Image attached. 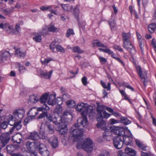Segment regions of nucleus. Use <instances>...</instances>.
Returning <instances> with one entry per match:
<instances>
[{"label": "nucleus", "instance_id": "f257e3e1", "mask_svg": "<svg viewBox=\"0 0 156 156\" xmlns=\"http://www.w3.org/2000/svg\"><path fill=\"white\" fill-rule=\"evenodd\" d=\"M87 122L86 118L83 119L79 118L77 120V123L74 126L72 127L70 130V134L73 138L74 141H76L81 138L83 134V128L87 126Z\"/></svg>", "mask_w": 156, "mask_h": 156}, {"label": "nucleus", "instance_id": "f03ea898", "mask_svg": "<svg viewBox=\"0 0 156 156\" xmlns=\"http://www.w3.org/2000/svg\"><path fill=\"white\" fill-rule=\"evenodd\" d=\"M97 111L98 116L97 118V121L103 118L107 119L110 116V114L106 112L105 110H107L109 112H112L113 109L104 105H100L99 103H97Z\"/></svg>", "mask_w": 156, "mask_h": 156}, {"label": "nucleus", "instance_id": "7ed1b4c3", "mask_svg": "<svg viewBox=\"0 0 156 156\" xmlns=\"http://www.w3.org/2000/svg\"><path fill=\"white\" fill-rule=\"evenodd\" d=\"M83 140H81L79 141L76 144V147L80 149L83 148L87 152L91 151L93 150V144L90 138H87L83 143Z\"/></svg>", "mask_w": 156, "mask_h": 156}, {"label": "nucleus", "instance_id": "20e7f679", "mask_svg": "<svg viewBox=\"0 0 156 156\" xmlns=\"http://www.w3.org/2000/svg\"><path fill=\"white\" fill-rule=\"evenodd\" d=\"M14 127L10 129L9 132L2 134L0 136L1 143L2 144V147H4L10 139L9 135L12 134L14 129Z\"/></svg>", "mask_w": 156, "mask_h": 156}, {"label": "nucleus", "instance_id": "39448f33", "mask_svg": "<svg viewBox=\"0 0 156 156\" xmlns=\"http://www.w3.org/2000/svg\"><path fill=\"white\" fill-rule=\"evenodd\" d=\"M39 145L40 142L39 141L32 142L28 141L26 143V146L28 150L31 152L37 149Z\"/></svg>", "mask_w": 156, "mask_h": 156}, {"label": "nucleus", "instance_id": "423d86ee", "mask_svg": "<svg viewBox=\"0 0 156 156\" xmlns=\"http://www.w3.org/2000/svg\"><path fill=\"white\" fill-rule=\"evenodd\" d=\"M136 69L138 75L142 80L144 86L145 87L147 85L146 83L147 81L145 78V76L146 75V73L145 71L143 72L141 67L140 66H136Z\"/></svg>", "mask_w": 156, "mask_h": 156}, {"label": "nucleus", "instance_id": "0eeeda50", "mask_svg": "<svg viewBox=\"0 0 156 156\" xmlns=\"http://www.w3.org/2000/svg\"><path fill=\"white\" fill-rule=\"evenodd\" d=\"M93 108L91 106H87V104L86 105V108L84 109V110L83 112H81V115L83 116V118L82 119H84L85 118H86L87 122V119L86 117L87 115H90V114H92L93 112ZM88 122H87V124Z\"/></svg>", "mask_w": 156, "mask_h": 156}, {"label": "nucleus", "instance_id": "6e6552de", "mask_svg": "<svg viewBox=\"0 0 156 156\" xmlns=\"http://www.w3.org/2000/svg\"><path fill=\"white\" fill-rule=\"evenodd\" d=\"M39 151L40 153L43 156H48L49 152L46 147L43 144L40 143V145H39L37 148Z\"/></svg>", "mask_w": 156, "mask_h": 156}, {"label": "nucleus", "instance_id": "1a4fd4ad", "mask_svg": "<svg viewBox=\"0 0 156 156\" xmlns=\"http://www.w3.org/2000/svg\"><path fill=\"white\" fill-rule=\"evenodd\" d=\"M113 144L116 148L120 149L122 147L123 144L120 137L118 136L114 138Z\"/></svg>", "mask_w": 156, "mask_h": 156}, {"label": "nucleus", "instance_id": "9d476101", "mask_svg": "<svg viewBox=\"0 0 156 156\" xmlns=\"http://www.w3.org/2000/svg\"><path fill=\"white\" fill-rule=\"evenodd\" d=\"M45 31L46 30L43 29V31L40 33H34L33 34V40L36 42H40L42 40L41 35L46 34Z\"/></svg>", "mask_w": 156, "mask_h": 156}, {"label": "nucleus", "instance_id": "9b49d317", "mask_svg": "<svg viewBox=\"0 0 156 156\" xmlns=\"http://www.w3.org/2000/svg\"><path fill=\"white\" fill-rule=\"evenodd\" d=\"M45 132L46 134H52L54 132V127L53 125L51 124H48V121L46 122L44 128Z\"/></svg>", "mask_w": 156, "mask_h": 156}, {"label": "nucleus", "instance_id": "f8f14e48", "mask_svg": "<svg viewBox=\"0 0 156 156\" xmlns=\"http://www.w3.org/2000/svg\"><path fill=\"white\" fill-rule=\"evenodd\" d=\"M24 111L22 109H19L15 110L13 114L17 120H21L23 117Z\"/></svg>", "mask_w": 156, "mask_h": 156}, {"label": "nucleus", "instance_id": "ddd939ff", "mask_svg": "<svg viewBox=\"0 0 156 156\" xmlns=\"http://www.w3.org/2000/svg\"><path fill=\"white\" fill-rule=\"evenodd\" d=\"M111 131L119 136L122 135L123 134V133H124V129L119 126H113L112 128Z\"/></svg>", "mask_w": 156, "mask_h": 156}, {"label": "nucleus", "instance_id": "4468645a", "mask_svg": "<svg viewBox=\"0 0 156 156\" xmlns=\"http://www.w3.org/2000/svg\"><path fill=\"white\" fill-rule=\"evenodd\" d=\"M126 44H124V42H123V47L126 49L130 53L133 54L135 52V50L132 44L130 41H127Z\"/></svg>", "mask_w": 156, "mask_h": 156}, {"label": "nucleus", "instance_id": "2eb2a0df", "mask_svg": "<svg viewBox=\"0 0 156 156\" xmlns=\"http://www.w3.org/2000/svg\"><path fill=\"white\" fill-rule=\"evenodd\" d=\"M58 127L57 130L60 134L64 135L68 132L67 126L65 123Z\"/></svg>", "mask_w": 156, "mask_h": 156}, {"label": "nucleus", "instance_id": "dca6fc26", "mask_svg": "<svg viewBox=\"0 0 156 156\" xmlns=\"http://www.w3.org/2000/svg\"><path fill=\"white\" fill-rule=\"evenodd\" d=\"M103 137L107 141H110L112 138V133L110 129H108L103 133Z\"/></svg>", "mask_w": 156, "mask_h": 156}, {"label": "nucleus", "instance_id": "f3484780", "mask_svg": "<svg viewBox=\"0 0 156 156\" xmlns=\"http://www.w3.org/2000/svg\"><path fill=\"white\" fill-rule=\"evenodd\" d=\"M98 122L97 124V126L98 128H100L102 130L105 131L108 129L106 126V123L105 122L102 120V119L100 120H99L98 121Z\"/></svg>", "mask_w": 156, "mask_h": 156}, {"label": "nucleus", "instance_id": "a211bd4d", "mask_svg": "<svg viewBox=\"0 0 156 156\" xmlns=\"http://www.w3.org/2000/svg\"><path fill=\"white\" fill-rule=\"evenodd\" d=\"M48 141L53 148H56L58 146V139L57 137L55 136L51 137Z\"/></svg>", "mask_w": 156, "mask_h": 156}, {"label": "nucleus", "instance_id": "6ab92c4d", "mask_svg": "<svg viewBox=\"0 0 156 156\" xmlns=\"http://www.w3.org/2000/svg\"><path fill=\"white\" fill-rule=\"evenodd\" d=\"M52 122L58 127L64 123V122L62 120V118L61 117H55L52 119Z\"/></svg>", "mask_w": 156, "mask_h": 156}, {"label": "nucleus", "instance_id": "aec40b11", "mask_svg": "<svg viewBox=\"0 0 156 156\" xmlns=\"http://www.w3.org/2000/svg\"><path fill=\"white\" fill-rule=\"evenodd\" d=\"M19 148V147L17 145L11 144L7 146V151L10 154H12V152Z\"/></svg>", "mask_w": 156, "mask_h": 156}, {"label": "nucleus", "instance_id": "412c9836", "mask_svg": "<svg viewBox=\"0 0 156 156\" xmlns=\"http://www.w3.org/2000/svg\"><path fill=\"white\" fill-rule=\"evenodd\" d=\"M86 104L83 102L79 103L75 107L76 110L77 111L83 112L84 109L86 108Z\"/></svg>", "mask_w": 156, "mask_h": 156}, {"label": "nucleus", "instance_id": "4be33fe9", "mask_svg": "<svg viewBox=\"0 0 156 156\" xmlns=\"http://www.w3.org/2000/svg\"><path fill=\"white\" fill-rule=\"evenodd\" d=\"M28 138L29 139L34 140H36L39 139V136L37 132L33 131L30 133Z\"/></svg>", "mask_w": 156, "mask_h": 156}, {"label": "nucleus", "instance_id": "5701e85b", "mask_svg": "<svg viewBox=\"0 0 156 156\" xmlns=\"http://www.w3.org/2000/svg\"><path fill=\"white\" fill-rule=\"evenodd\" d=\"M11 56V54H10L9 51H4L2 54L1 60L4 62L9 58Z\"/></svg>", "mask_w": 156, "mask_h": 156}, {"label": "nucleus", "instance_id": "b1692460", "mask_svg": "<svg viewBox=\"0 0 156 156\" xmlns=\"http://www.w3.org/2000/svg\"><path fill=\"white\" fill-rule=\"evenodd\" d=\"M52 73V70H51L49 72H48L46 71H43L41 72V74L43 78L46 79H50Z\"/></svg>", "mask_w": 156, "mask_h": 156}, {"label": "nucleus", "instance_id": "393cba45", "mask_svg": "<svg viewBox=\"0 0 156 156\" xmlns=\"http://www.w3.org/2000/svg\"><path fill=\"white\" fill-rule=\"evenodd\" d=\"M38 114L37 110L36 108H33L31 109L28 112L30 117L33 119Z\"/></svg>", "mask_w": 156, "mask_h": 156}, {"label": "nucleus", "instance_id": "a878e982", "mask_svg": "<svg viewBox=\"0 0 156 156\" xmlns=\"http://www.w3.org/2000/svg\"><path fill=\"white\" fill-rule=\"evenodd\" d=\"M123 139V144L126 145L130 144L132 141L133 139L132 137L127 136H122Z\"/></svg>", "mask_w": 156, "mask_h": 156}, {"label": "nucleus", "instance_id": "bb28decb", "mask_svg": "<svg viewBox=\"0 0 156 156\" xmlns=\"http://www.w3.org/2000/svg\"><path fill=\"white\" fill-rule=\"evenodd\" d=\"M122 41L123 42H124V44L126 43L127 41H130V39L131 38V36L129 33H123L122 34Z\"/></svg>", "mask_w": 156, "mask_h": 156}, {"label": "nucleus", "instance_id": "cd10ccee", "mask_svg": "<svg viewBox=\"0 0 156 156\" xmlns=\"http://www.w3.org/2000/svg\"><path fill=\"white\" fill-rule=\"evenodd\" d=\"M125 151L126 154L132 156H135L136 154V151L134 149L128 147L125 149Z\"/></svg>", "mask_w": 156, "mask_h": 156}, {"label": "nucleus", "instance_id": "c85d7f7f", "mask_svg": "<svg viewBox=\"0 0 156 156\" xmlns=\"http://www.w3.org/2000/svg\"><path fill=\"white\" fill-rule=\"evenodd\" d=\"M12 141L18 144L20 143L21 141V136L20 134H16L12 136Z\"/></svg>", "mask_w": 156, "mask_h": 156}, {"label": "nucleus", "instance_id": "c756f323", "mask_svg": "<svg viewBox=\"0 0 156 156\" xmlns=\"http://www.w3.org/2000/svg\"><path fill=\"white\" fill-rule=\"evenodd\" d=\"M56 103V99L55 97L53 95H51L49 97L48 103V105H54Z\"/></svg>", "mask_w": 156, "mask_h": 156}, {"label": "nucleus", "instance_id": "7c9ffc66", "mask_svg": "<svg viewBox=\"0 0 156 156\" xmlns=\"http://www.w3.org/2000/svg\"><path fill=\"white\" fill-rule=\"evenodd\" d=\"M45 132L44 129L43 128L42 126L41 125L40 128L39 138L44 139L46 137V135H48Z\"/></svg>", "mask_w": 156, "mask_h": 156}, {"label": "nucleus", "instance_id": "2f4dec72", "mask_svg": "<svg viewBox=\"0 0 156 156\" xmlns=\"http://www.w3.org/2000/svg\"><path fill=\"white\" fill-rule=\"evenodd\" d=\"M136 143L139 147L143 150L146 151L147 146L144 144L140 140L136 139Z\"/></svg>", "mask_w": 156, "mask_h": 156}, {"label": "nucleus", "instance_id": "473e14b6", "mask_svg": "<svg viewBox=\"0 0 156 156\" xmlns=\"http://www.w3.org/2000/svg\"><path fill=\"white\" fill-rule=\"evenodd\" d=\"M25 52L22 51L20 49H18L16 50L15 55L17 57L23 58L25 56Z\"/></svg>", "mask_w": 156, "mask_h": 156}, {"label": "nucleus", "instance_id": "72a5a7b5", "mask_svg": "<svg viewBox=\"0 0 156 156\" xmlns=\"http://www.w3.org/2000/svg\"><path fill=\"white\" fill-rule=\"evenodd\" d=\"M29 99L32 102L35 103L39 100L40 97L37 95H35L34 94L30 96Z\"/></svg>", "mask_w": 156, "mask_h": 156}, {"label": "nucleus", "instance_id": "f704fd0d", "mask_svg": "<svg viewBox=\"0 0 156 156\" xmlns=\"http://www.w3.org/2000/svg\"><path fill=\"white\" fill-rule=\"evenodd\" d=\"M93 45L94 46H97L103 48L107 47L106 46L104 45L103 44L101 43L98 40H95L93 41Z\"/></svg>", "mask_w": 156, "mask_h": 156}, {"label": "nucleus", "instance_id": "c9c22d12", "mask_svg": "<svg viewBox=\"0 0 156 156\" xmlns=\"http://www.w3.org/2000/svg\"><path fill=\"white\" fill-rule=\"evenodd\" d=\"M49 94L46 93L44 94L40 98V100L41 103H45L47 101Z\"/></svg>", "mask_w": 156, "mask_h": 156}, {"label": "nucleus", "instance_id": "e433bc0d", "mask_svg": "<svg viewBox=\"0 0 156 156\" xmlns=\"http://www.w3.org/2000/svg\"><path fill=\"white\" fill-rule=\"evenodd\" d=\"M114 16L112 15L111 18L109 20V24L111 28L112 29L114 28L116 25L114 21Z\"/></svg>", "mask_w": 156, "mask_h": 156}, {"label": "nucleus", "instance_id": "4c0bfd02", "mask_svg": "<svg viewBox=\"0 0 156 156\" xmlns=\"http://www.w3.org/2000/svg\"><path fill=\"white\" fill-rule=\"evenodd\" d=\"M47 28L48 31L52 32H55L57 30V28L55 27L54 25L52 24L48 25Z\"/></svg>", "mask_w": 156, "mask_h": 156}, {"label": "nucleus", "instance_id": "58836bf2", "mask_svg": "<svg viewBox=\"0 0 156 156\" xmlns=\"http://www.w3.org/2000/svg\"><path fill=\"white\" fill-rule=\"evenodd\" d=\"M121 121L125 125H128L131 123V121L125 117H122L121 118Z\"/></svg>", "mask_w": 156, "mask_h": 156}, {"label": "nucleus", "instance_id": "ea45409f", "mask_svg": "<svg viewBox=\"0 0 156 156\" xmlns=\"http://www.w3.org/2000/svg\"><path fill=\"white\" fill-rule=\"evenodd\" d=\"M148 28L149 32L153 33L154 32L156 28V25L154 23H152L148 26Z\"/></svg>", "mask_w": 156, "mask_h": 156}, {"label": "nucleus", "instance_id": "a19ab883", "mask_svg": "<svg viewBox=\"0 0 156 156\" xmlns=\"http://www.w3.org/2000/svg\"><path fill=\"white\" fill-rule=\"evenodd\" d=\"M20 30V24L19 23H18L16 25L15 29H14V30L12 31V33L16 34L19 32Z\"/></svg>", "mask_w": 156, "mask_h": 156}, {"label": "nucleus", "instance_id": "79ce46f5", "mask_svg": "<svg viewBox=\"0 0 156 156\" xmlns=\"http://www.w3.org/2000/svg\"><path fill=\"white\" fill-rule=\"evenodd\" d=\"M18 121L15 122V124L13 127L15 128H16L17 130H18L21 129L22 127V125L21 124V120H18Z\"/></svg>", "mask_w": 156, "mask_h": 156}, {"label": "nucleus", "instance_id": "37998d69", "mask_svg": "<svg viewBox=\"0 0 156 156\" xmlns=\"http://www.w3.org/2000/svg\"><path fill=\"white\" fill-rule=\"evenodd\" d=\"M101 84L104 88L108 90H110L111 85L110 83H108V86H107L105 83L103 82L102 80H101Z\"/></svg>", "mask_w": 156, "mask_h": 156}, {"label": "nucleus", "instance_id": "c03bdc74", "mask_svg": "<svg viewBox=\"0 0 156 156\" xmlns=\"http://www.w3.org/2000/svg\"><path fill=\"white\" fill-rule=\"evenodd\" d=\"M110 153L106 150H103L101 153L98 154L97 156H110Z\"/></svg>", "mask_w": 156, "mask_h": 156}, {"label": "nucleus", "instance_id": "a18cd8bd", "mask_svg": "<svg viewBox=\"0 0 156 156\" xmlns=\"http://www.w3.org/2000/svg\"><path fill=\"white\" fill-rule=\"evenodd\" d=\"M67 105L69 108H72L74 107L76 105L75 102L73 100H69L67 101Z\"/></svg>", "mask_w": 156, "mask_h": 156}, {"label": "nucleus", "instance_id": "49530a36", "mask_svg": "<svg viewBox=\"0 0 156 156\" xmlns=\"http://www.w3.org/2000/svg\"><path fill=\"white\" fill-rule=\"evenodd\" d=\"M73 51L74 52H77L79 53H81L83 52V51L78 46H75L72 48Z\"/></svg>", "mask_w": 156, "mask_h": 156}, {"label": "nucleus", "instance_id": "de8ad7c7", "mask_svg": "<svg viewBox=\"0 0 156 156\" xmlns=\"http://www.w3.org/2000/svg\"><path fill=\"white\" fill-rule=\"evenodd\" d=\"M73 13L75 16V17L76 19H78L79 11V9L77 7H75L74 9Z\"/></svg>", "mask_w": 156, "mask_h": 156}, {"label": "nucleus", "instance_id": "09e8293b", "mask_svg": "<svg viewBox=\"0 0 156 156\" xmlns=\"http://www.w3.org/2000/svg\"><path fill=\"white\" fill-rule=\"evenodd\" d=\"M119 92L122 96L124 97V99L130 102V100L129 98L127 96L125 91L123 90H119Z\"/></svg>", "mask_w": 156, "mask_h": 156}, {"label": "nucleus", "instance_id": "8fccbe9b", "mask_svg": "<svg viewBox=\"0 0 156 156\" xmlns=\"http://www.w3.org/2000/svg\"><path fill=\"white\" fill-rule=\"evenodd\" d=\"M54 112L58 115H60L62 113V108L59 106H58L55 110Z\"/></svg>", "mask_w": 156, "mask_h": 156}, {"label": "nucleus", "instance_id": "3c124183", "mask_svg": "<svg viewBox=\"0 0 156 156\" xmlns=\"http://www.w3.org/2000/svg\"><path fill=\"white\" fill-rule=\"evenodd\" d=\"M56 49L57 51L58 52H59L61 53H64L65 52V49L59 44L57 45L56 46Z\"/></svg>", "mask_w": 156, "mask_h": 156}, {"label": "nucleus", "instance_id": "603ef678", "mask_svg": "<svg viewBox=\"0 0 156 156\" xmlns=\"http://www.w3.org/2000/svg\"><path fill=\"white\" fill-rule=\"evenodd\" d=\"M51 60H52V59L51 58H45L44 60H41V62L42 64L47 65L48 64Z\"/></svg>", "mask_w": 156, "mask_h": 156}, {"label": "nucleus", "instance_id": "864d4df0", "mask_svg": "<svg viewBox=\"0 0 156 156\" xmlns=\"http://www.w3.org/2000/svg\"><path fill=\"white\" fill-rule=\"evenodd\" d=\"M61 6L63 9L65 11H69L71 7V6H70L68 4L61 5Z\"/></svg>", "mask_w": 156, "mask_h": 156}, {"label": "nucleus", "instance_id": "5fc2aeb1", "mask_svg": "<svg viewBox=\"0 0 156 156\" xmlns=\"http://www.w3.org/2000/svg\"><path fill=\"white\" fill-rule=\"evenodd\" d=\"M123 85L127 88L131 90L132 91H134V88L127 83L125 82L123 83Z\"/></svg>", "mask_w": 156, "mask_h": 156}, {"label": "nucleus", "instance_id": "6e6d98bb", "mask_svg": "<svg viewBox=\"0 0 156 156\" xmlns=\"http://www.w3.org/2000/svg\"><path fill=\"white\" fill-rule=\"evenodd\" d=\"M98 58L100 62L102 64H105L107 61L106 59L103 57L100 56L98 57Z\"/></svg>", "mask_w": 156, "mask_h": 156}, {"label": "nucleus", "instance_id": "4d7b16f0", "mask_svg": "<svg viewBox=\"0 0 156 156\" xmlns=\"http://www.w3.org/2000/svg\"><path fill=\"white\" fill-rule=\"evenodd\" d=\"M55 42L52 41L50 45V48L51 50L54 51L55 48H56Z\"/></svg>", "mask_w": 156, "mask_h": 156}, {"label": "nucleus", "instance_id": "13d9d810", "mask_svg": "<svg viewBox=\"0 0 156 156\" xmlns=\"http://www.w3.org/2000/svg\"><path fill=\"white\" fill-rule=\"evenodd\" d=\"M52 7L51 6H43L40 8V9L43 11H44L48 9H52Z\"/></svg>", "mask_w": 156, "mask_h": 156}, {"label": "nucleus", "instance_id": "bf43d9fd", "mask_svg": "<svg viewBox=\"0 0 156 156\" xmlns=\"http://www.w3.org/2000/svg\"><path fill=\"white\" fill-rule=\"evenodd\" d=\"M6 122L4 121L3 122H0V126L1 128L3 129H5L7 127Z\"/></svg>", "mask_w": 156, "mask_h": 156}, {"label": "nucleus", "instance_id": "052dcab7", "mask_svg": "<svg viewBox=\"0 0 156 156\" xmlns=\"http://www.w3.org/2000/svg\"><path fill=\"white\" fill-rule=\"evenodd\" d=\"M109 122L111 124H114L119 122V121L115 120L114 119H111L109 120Z\"/></svg>", "mask_w": 156, "mask_h": 156}, {"label": "nucleus", "instance_id": "680f3d73", "mask_svg": "<svg viewBox=\"0 0 156 156\" xmlns=\"http://www.w3.org/2000/svg\"><path fill=\"white\" fill-rule=\"evenodd\" d=\"M45 117L46 119L48 120L49 121L51 122V121H52V117L50 114L46 112Z\"/></svg>", "mask_w": 156, "mask_h": 156}, {"label": "nucleus", "instance_id": "e2e57ef3", "mask_svg": "<svg viewBox=\"0 0 156 156\" xmlns=\"http://www.w3.org/2000/svg\"><path fill=\"white\" fill-rule=\"evenodd\" d=\"M74 34L73 30L72 29H69L68 30L66 36L67 37H69L72 34Z\"/></svg>", "mask_w": 156, "mask_h": 156}, {"label": "nucleus", "instance_id": "0e129e2a", "mask_svg": "<svg viewBox=\"0 0 156 156\" xmlns=\"http://www.w3.org/2000/svg\"><path fill=\"white\" fill-rule=\"evenodd\" d=\"M32 118H31V117H30L29 116V117L27 118L24 121V124L25 125H27L28 123L30 122V121L32 120Z\"/></svg>", "mask_w": 156, "mask_h": 156}, {"label": "nucleus", "instance_id": "69168bd1", "mask_svg": "<svg viewBox=\"0 0 156 156\" xmlns=\"http://www.w3.org/2000/svg\"><path fill=\"white\" fill-rule=\"evenodd\" d=\"M18 66L19 67V70L20 73L24 72V70H25V68L20 64L19 63Z\"/></svg>", "mask_w": 156, "mask_h": 156}, {"label": "nucleus", "instance_id": "338daca9", "mask_svg": "<svg viewBox=\"0 0 156 156\" xmlns=\"http://www.w3.org/2000/svg\"><path fill=\"white\" fill-rule=\"evenodd\" d=\"M12 12V10L11 9H4L3 10V12L5 15H9Z\"/></svg>", "mask_w": 156, "mask_h": 156}, {"label": "nucleus", "instance_id": "774afa93", "mask_svg": "<svg viewBox=\"0 0 156 156\" xmlns=\"http://www.w3.org/2000/svg\"><path fill=\"white\" fill-rule=\"evenodd\" d=\"M113 47L115 49L117 50H118L120 52H122L123 51L122 49L121 48V47L115 44L114 45Z\"/></svg>", "mask_w": 156, "mask_h": 156}]
</instances>
